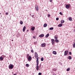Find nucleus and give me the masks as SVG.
I'll use <instances>...</instances> for the list:
<instances>
[{"label": "nucleus", "mask_w": 75, "mask_h": 75, "mask_svg": "<svg viewBox=\"0 0 75 75\" xmlns=\"http://www.w3.org/2000/svg\"><path fill=\"white\" fill-rule=\"evenodd\" d=\"M53 71H57V69H53Z\"/></svg>", "instance_id": "nucleus-28"}, {"label": "nucleus", "mask_w": 75, "mask_h": 75, "mask_svg": "<svg viewBox=\"0 0 75 75\" xmlns=\"http://www.w3.org/2000/svg\"><path fill=\"white\" fill-rule=\"evenodd\" d=\"M45 44L43 43L41 45V47H45Z\"/></svg>", "instance_id": "nucleus-14"}, {"label": "nucleus", "mask_w": 75, "mask_h": 75, "mask_svg": "<svg viewBox=\"0 0 75 75\" xmlns=\"http://www.w3.org/2000/svg\"><path fill=\"white\" fill-rule=\"evenodd\" d=\"M0 59H1V60H3V57H2V56H1V57H0Z\"/></svg>", "instance_id": "nucleus-20"}, {"label": "nucleus", "mask_w": 75, "mask_h": 75, "mask_svg": "<svg viewBox=\"0 0 75 75\" xmlns=\"http://www.w3.org/2000/svg\"><path fill=\"white\" fill-rule=\"evenodd\" d=\"M68 50H66L64 52V56H66L67 55H68Z\"/></svg>", "instance_id": "nucleus-5"}, {"label": "nucleus", "mask_w": 75, "mask_h": 75, "mask_svg": "<svg viewBox=\"0 0 75 75\" xmlns=\"http://www.w3.org/2000/svg\"><path fill=\"white\" fill-rule=\"evenodd\" d=\"M35 58L37 59L36 63H37V67H38V63H39V61H38V59H39V58L38 57V54H37V53L35 52Z\"/></svg>", "instance_id": "nucleus-1"}, {"label": "nucleus", "mask_w": 75, "mask_h": 75, "mask_svg": "<svg viewBox=\"0 0 75 75\" xmlns=\"http://www.w3.org/2000/svg\"><path fill=\"white\" fill-rule=\"evenodd\" d=\"M69 21H71V20H72V18H69Z\"/></svg>", "instance_id": "nucleus-26"}, {"label": "nucleus", "mask_w": 75, "mask_h": 75, "mask_svg": "<svg viewBox=\"0 0 75 75\" xmlns=\"http://www.w3.org/2000/svg\"><path fill=\"white\" fill-rule=\"evenodd\" d=\"M48 17H50V14L48 15Z\"/></svg>", "instance_id": "nucleus-38"}, {"label": "nucleus", "mask_w": 75, "mask_h": 75, "mask_svg": "<svg viewBox=\"0 0 75 75\" xmlns=\"http://www.w3.org/2000/svg\"><path fill=\"white\" fill-rule=\"evenodd\" d=\"M44 36V34H41L40 35H39V37L40 38H42Z\"/></svg>", "instance_id": "nucleus-8"}, {"label": "nucleus", "mask_w": 75, "mask_h": 75, "mask_svg": "<svg viewBox=\"0 0 75 75\" xmlns=\"http://www.w3.org/2000/svg\"><path fill=\"white\" fill-rule=\"evenodd\" d=\"M47 26V24L45 23L44 25V27H46Z\"/></svg>", "instance_id": "nucleus-18"}, {"label": "nucleus", "mask_w": 75, "mask_h": 75, "mask_svg": "<svg viewBox=\"0 0 75 75\" xmlns=\"http://www.w3.org/2000/svg\"><path fill=\"white\" fill-rule=\"evenodd\" d=\"M56 20H59V18H56Z\"/></svg>", "instance_id": "nucleus-35"}, {"label": "nucleus", "mask_w": 75, "mask_h": 75, "mask_svg": "<svg viewBox=\"0 0 75 75\" xmlns=\"http://www.w3.org/2000/svg\"><path fill=\"white\" fill-rule=\"evenodd\" d=\"M1 13H0V15H1Z\"/></svg>", "instance_id": "nucleus-44"}, {"label": "nucleus", "mask_w": 75, "mask_h": 75, "mask_svg": "<svg viewBox=\"0 0 75 75\" xmlns=\"http://www.w3.org/2000/svg\"><path fill=\"white\" fill-rule=\"evenodd\" d=\"M34 14L32 15H31V16L32 17H34Z\"/></svg>", "instance_id": "nucleus-36"}, {"label": "nucleus", "mask_w": 75, "mask_h": 75, "mask_svg": "<svg viewBox=\"0 0 75 75\" xmlns=\"http://www.w3.org/2000/svg\"><path fill=\"white\" fill-rule=\"evenodd\" d=\"M53 75H56V74H53Z\"/></svg>", "instance_id": "nucleus-42"}, {"label": "nucleus", "mask_w": 75, "mask_h": 75, "mask_svg": "<svg viewBox=\"0 0 75 75\" xmlns=\"http://www.w3.org/2000/svg\"><path fill=\"white\" fill-rule=\"evenodd\" d=\"M39 75H42V73H39L38 74Z\"/></svg>", "instance_id": "nucleus-30"}, {"label": "nucleus", "mask_w": 75, "mask_h": 75, "mask_svg": "<svg viewBox=\"0 0 75 75\" xmlns=\"http://www.w3.org/2000/svg\"><path fill=\"white\" fill-rule=\"evenodd\" d=\"M53 54H54V55H56L57 53V52H56L55 51H53Z\"/></svg>", "instance_id": "nucleus-11"}, {"label": "nucleus", "mask_w": 75, "mask_h": 75, "mask_svg": "<svg viewBox=\"0 0 75 75\" xmlns=\"http://www.w3.org/2000/svg\"><path fill=\"white\" fill-rule=\"evenodd\" d=\"M26 29V27H25V26L23 27V32L25 31V29Z\"/></svg>", "instance_id": "nucleus-10"}, {"label": "nucleus", "mask_w": 75, "mask_h": 75, "mask_svg": "<svg viewBox=\"0 0 75 75\" xmlns=\"http://www.w3.org/2000/svg\"><path fill=\"white\" fill-rule=\"evenodd\" d=\"M20 23L21 24H23V21H21L20 22Z\"/></svg>", "instance_id": "nucleus-25"}, {"label": "nucleus", "mask_w": 75, "mask_h": 75, "mask_svg": "<svg viewBox=\"0 0 75 75\" xmlns=\"http://www.w3.org/2000/svg\"><path fill=\"white\" fill-rule=\"evenodd\" d=\"M28 31V30H27V31Z\"/></svg>", "instance_id": "nucleus-46"}, {"label": "nucleus", "mask_w": 75, "mask_h": 75, "mask_svg": "<svg viewBox=\"0 0 75 75\" xmlns=\"http://www.w3.org/2000/svg\"><path fill=\"white\" fill-rule=\"evenodd\" d=\"M71 69L70 68H68L67 69V71H70Z\"/></svg>", "instance_id": "nucleus-19"}, {"label": "nucleus", "mask_w": 75, "mask_h": 75, "mask_svg": "<svg viewBox=\"0 0 75 75\" xmlns=\"http://www.w3.org/2000/svg\"><path fill=\"white\" fill-rule=\"evenodd\" d=\"M26 58H27L28 61H31V59H32V57L28 54H27Z\"/></svg>", "instance_id": "nucleus-2"}, {"label": "nucleus", "mask_w": 75, "mask_h": 75, "mask_svg": "<svg viewBox=\"0 0 75 75\" xmlns=\"http://www.w3.org/2000/svg\"><path fill=\"white\" fill-rule=\"evenodd\" d=\"M34 57H33V58H34Z\"/></svg>", "instance_id": "nucleus-45"}, {"label": "nucleus", "mask_w": 75, "mask_h": 75, "mask_svg": "<svg viewBox=\"0 0 75 75\" xmlns=\"http://www.w3.org/2000/svg\"><path fill=\"white\" fill-rule=\"evenodd\" d=\"M53 29H54V28L52 27L50 28V30H53Z\"/></svg>", "instance_id": "nucleus-24"}, {"label": "nucleus", "mask_w": 75, "mask_h": 75, "mask_svg": "<svg viewBox=\"0 0 75 75\" xmlns=\"http://www.w3.org/2000/svg\"><path fill=\"white\" fill-rule=\"evenodd\" d=\"M49 35H50V34H49V33H48L47 34V38L48 37V36H49Z\"/></svg>", "instance_id": "nucleus-32"}, {"label": "nucleus", "mask_w": 75, "mask_h": 75, "mask_svg": "<svg viewBox=\"0 0 75 75\" xmlns=\"http://www.w3.org/2000/svg\"><path fill=\"white\" fill-rule=\"evenodd\" d=\"M66 8H67V9H69V8H70V5H67L66 6Z\"/></svg>", "instance_id": "nucleus-7"}, {"label": "nucleus", "mask_w": 75, "mask_h": 75, "mask_svg": "<svg viewBox=\"0 0 75 75\" xmlns=\"http://www.w3.org/2000/svg\"><path fill=\"white\" fill-rule=\"evenodd\" d=\"M35 29V27H32L31 28V30H32V31H34V30Z\"/></svg>", "instance_id": "nucleus-16"}, {"label": "nucleus", "mask_w": 75, "mask_h": 75, "mask_svg": "<svg viewBox=\"0 0 75 75\" xmlns=\"http://www.w3.org/2000/svg\"><path fill=\"white\" fill-rule=\"evenodd\" d=\"M31 52H32V53H34V51L33 50H31Z\"/></svg>", "instance_id": "nucleus-34"}, {"label": "nucleus", "mask_w": 75, "mask_h": 75, "mask_svg": "<svg viewBox=\"0 0 75 75\" xmlns=\"http://www.w3.org/2000/svg\"><path fill=\"white\" fill-rule=\"evenodd\" d=\"M51 41L52 42V45H54V44H55V40L54 39H51Z\"/></svg>", "instance_id": "nucleus-6"}, {"label": "nucleus", "mask_w": 75, "mask_h": 75, "mask_svg": "<svg viewBox=\"0 0 75 75\" xmlns=\"http://www.w3.org/2000/svg\"><path fill=\"white\" fill-rule=\"evenodd\" d=\"M8 68L10 69H13V68H14V65L13 64H10L9 65Z\"/></svg>", "instance_id": "nucleus-4"}, {"label": "nucleus", "mask_w": 75, "mask_h": 75, "mask_svg": "<svg viewBox=\"0 0 75 75\" xmlns=\"http://www.w3.org/2000/svg\"><path fill=\"white\" fill-rule=\"evenodd\" d=\"M69 54L70 55H72V53H71V52H69Z\"/></svg>", "instance_id": "nucleus-33"}, {"label": "nucleus", "mask_w": 75, "mask_h": 75, "mask_svg": "<svg viewBox=\"0 0 75 75\" xmlns=\"http://www.w3.org/2000/svg\"><path fill=\"white\" fill-rule=\"evenodd\" d=\"M54 38H55V39H58V37L57 36H55L54 37Z\"/></svg>", "instance_id": "nucleus-29"}, {"label": "nucleus", "mask_w": 75, "mask_h": 75, "mask_svg": "<svg viewBox=\"0 0 75 75\" xmlns=\"http://www.w3.org/2000/svg\"><path fill=\"white\" fill-rule=\"evenodd\" d=\"M46 38H47V35H46Z\"/></svg>", "instance_id": "nucleus-41"}, {"label": "nucleus", "mask_w": 75, "mask_h": 75, "mask_svg": "<svg viewBox=\"0 0 75 75\" xmlns=\"http://www.w3.org/2000/svg\"><path fill=\"white\" fill-rule=\"evenodd\" d=\"M58 27H62V23H61L60 24H59L58 25Z\"/></svg>", "instance_id": "nucleus-13"}, {"label": "nucleus", "mask_w": 75, "mask_h": 75, "mask_svg": "<svg viewBox=\"0 0 75 75\" xmlns=\"http://www.w3.org/2000/svg\"><path fill=\"white\" fill-rule=\"evenodd\" d=\"M73 48H75V42L73 45Z\"/></svg>", "instance_id": "nucleus-23"}, {"label": "nucleus", "mask_w": 75, "mask_h": 75, "mask_svg": "<svg viewBox=\"0 0 75 75\" xmlns=\"http://www.w3.org/2000/svg\"><path fill=\"white\" fill-rule=\"evenodd\" d=\"M68 59H72V57H71V56H69V57H68Z\"/></svg>", "instance_id": "nucleus-15"}, {"label": "nucleus", "mask_w": 75, "mask_h": 75, "mask_svg": "<svg viewBox=\"0 0 75 75\" xmlns=\"http://www.w3.org/2000/svg\"><path fill=\"white\" fill-rule=\"evenodd\" d=\"M38 64H39V63L38 64V66H37V64H36V68L37 69V70L38 71V70L39 69V68H40V67H41V64H40V65H39V66H38Z\"/></svg>", "instance_id": "nucleus-3"}, {"label": "nucleus", "mask_w": 75, "mask_h": 75, "mask_svg": "<svg viewBox=\"0 0 75 75\" xmlns=\"http://www.w3.org/2000/svg\"><path fill=\"white\" fill-rule=\"evenodd\" d=\"M41 60L42 61H44V58L43 57H42L41 59Z\"/></svg>", "instance_id": "nucleus-21"}, {"label": "nucleus", "mask_w": 75, "mask_h": 75, "mask_svg": "<svg viewBox=\"0 0 75 75\" xmlns=\"http://www.w3.org/2000/svg\"><path fill=\"white\" fill-rule=\"evenodd\" d=\"M1 57H2V58H4L6 57V56L2 55Z\"/></svg>", "instance_id": "nucleus-27"}, {"label": "nucleus", "mask_w": 75, "mask_h": 75, "mask_svg": "<svg viewBox=\"0 0 75 75\" xmlns=\"http://www.w3.org/2000/svg\"><path fill=\"white\" fill-rule=\"evenodd\" d=\"M12 41H13V40H12Z\"/></svg>", "instance_id": "nucleus-43"}, {"label": "nucleus", "mask_w": 75, "mask_h": 75, "mask_svg": "<svg viewBox=\"0 0 75 75\" xmlns=\"http://www.w3.org/2000/svg\"><path fill=\"white\" fill-rule=\"evenodd\" d=\"M33 38H34V39H35V36H33Z\"/></svg>", "instance_id": "nucleus-40"}, {"label": "nucleus", "mask_w": 75, "mask_h": 75, "mask_svg": "<svg viewBox=\"0 0 75 75\" xmlns=\"http://www.w3.org/2000/svg\"><path fill=\"white\" fill-rule=\"evenodd\" d=\"M55 41L56 42H59V40L57 39H56L55 40Z\"/></svg>", "instance_id": "nucleus-17"}, {"label": "nucleus", "mask_w": 75, "mask_h": 75, "mask_svg": "<svg viewBox=\"0 0 75 75\" xmlns=\"http://www.w3.org/2000/svg\"><path fill=\"white\" fill-rule=\"evenodd\" d=\"M35 8L36 11H38V6L36 5Z\"/></svg>", "instance_id": "nucleus-9"}, {"label": "nucleus", "mask_w": 75, "mask_h": 75, "mask_svg": "<svg viewBox=\"0 0 75 75\" xmlns=\"http://www.w3.org/2000/svg\"><path fill=\"white\" fill-rule=\"evenodd\" d=\"M59 14H60V15H63V14H62V12H60V13H59Z\"/></svg>", "instance_id": "nucleus-31"}, {"label": "nucleus", "mask_w": 75, "mask_h": 75, "mask_svg": "<svg viewBox=\"0 0 75 75\" xmlns=\"http://www.w3.org/2000/svg\"><path fill=\"white\" fill-rule=\"evenodd\" d=\"M50 2H52V0H50Z\"/></svg>", "instance_id": "nucleus-37"}, {"label": "nucleus", "mask_w": 75, "mask_h": 75, "mask_svg": "<svg viewBox=\"0 0 75 75\" xmlns=\"http://www.w3.org/2000/svg\"><path fill=\"white\" fill-rule=\"evenodd\" d=\"M61 23L62 24H63V23H65V21H64V20H62L61 21Z\"/></svg>", "instance_id": "nucleus-12"}, {"label": "nucleus", "mask_w": 75, "mask_h": 75, "mask_svg": "<svg viewBox=\"0 0 75 75\" xmlns=\"http://www.w3.org/2000/svg\"><path fill=\"white\" fill-rule=\"evenodd\" d=\"M26 67H29V64H26Z\"/></svg>", "instance_id": "nucleus-22"}, {"label": "nucleus", "mask_w": 75, "mask_h": 75, "mask_svg": "<svg viewBox=\"0 0 75 75\" xmlns=\"http://www.w3.org/2000/svg\"><path fill=\"white\" fill-rule=\"evenodd\" d=\"M6 15H8V13L7 12L6 13Z\"/></svg>", "instance_id": "nucleus-39"}]
</instances>
